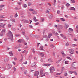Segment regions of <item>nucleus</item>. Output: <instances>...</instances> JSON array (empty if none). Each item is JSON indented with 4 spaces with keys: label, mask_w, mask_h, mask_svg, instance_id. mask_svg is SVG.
I'll list each match as a JSON object with an SVG mask.
<instances>
[{
    "label": "nucleus",
    "mask_w": 78,
    "mask_h": 78,
    "mask_svg": "<svg viewBox=\"0 0 78 78\" xmlns=\"http://www.w3.org/2000/svg\"><path fill=\"white\" fill-rule=\"evenodd\" d=\"M18 42H19L20 43H22V39H20L18 41Z\"/></svg>",
    "instance_id": "4be33fe9"
},
{
    "label": "nucleus",
    "mask_w": 78,
    "mask_h": 78,
    "mask_svg": "<svg viewBox=\"0 0 78 78\" xmlns=\"http://www.w3.org/2000/svg\"><path fill=\"white\" fill-rule=\"evenodd\" d=\"M60 20H61L62 21H65V19L63 18H60Z\"/></svg>",
    "instance_id": "c85d7f7f"
},
{
    "label": "nucleus",
    "mask_w": 78,
    "mask_h": 78,
    "mask_svg": "<svg viewBox=\"0 0 78 78\" xmlns=\"http://www.w3.org/2000/svg\"><path fill=\"white\" fill-rule=\"evenodd\" d=\"M23 7L24 8H27V5L26 4H24L23 5Z\"/></svg>",
    "instance_id": "f704fd0d"
},
{
    "label": "nucleus",
    "mask_w": 78,
    "mask_h": 78,
    "mask_svg": "<svg viewBox=\"0 0 78 78\" xmlns=\"http://www.w3.org/2000/svg\"><path fill=\"white\" fill-rule=\"evenodd\" d=\"M46 13H47V14H48L50 12V10L48 9H46L45 11Z\"/></svg>",
    "instance_id": "0eeeda50"
},
{
    "label": "nucleus",
    "mask_w": 78,
    "mask_h": 78,
    "mask_svg": "<svg viewBox=\"0 0 78 78\" xmlns=\"http://www.w3.org/2000/svg\"><path fill=\"white\" fill-rule=\"evenodd\" d=\"M12 63H13V64L14 65V66H15V65H16V62H15L14 61H12Z\"/></svg>",
    "instance_id": "de8ad7c7"
},
{
    "label": "nucleus",
    "mask_w": 78,
    "mask_h": 78,
    "mask_svg": "<svg viewBox=\"0 0 78 78\" xmlns=\"http://www.w3.org/2000/svg\"><path fill=\"white\" fill-rule=\"evenodd\" d=\"M71 1L72 3H75V1L74 0H71Z\"/></svg>",
    "instance_id": "4c0bfd02"
},
{
    "label": "nucleus",
    "mask_w": 78,
    "mask_h": 78,
    "mask_svg": "<svg viewBox=\"0 0 78 78\" xmlns=\"http://www.w3.org/2000/svg\"><path fill=\"white\" fill-rule=\"evenodd\" d=\"M19 61H20V62H22V61H23V58H22Z\"/></svg>",
    "instance_id": "09e8293b"
},
{
    "label": "nucleus",
    "mask_w": 78,
    "mask_h": 78,
    "mask_svg": "<svg viewBox=\"0 0 78 78\" xmlns=\"http://www.w3.org/2000/svg\"><path fill=\"white\" fill-rule=\"evenodd\" d=\"M43 71H44L43 69H41L40 70V75L42 77L45 76V73H43Z\"/></svg>",
    "instance_id": "f03ea898"
},
{
    "label": "nucleus",
    "mask_w": 78,
    "mask_h": 78,
    "mask_svg": "<svg viewBox=\"0 0 78 78\" xmlns=\"http://www.w3.org/2000/svg\"><path fill=\"white\" fill-rule=\"evenodd\" d=\"M24 22L25 23H28V21H27V20H25L24 21Z\"/></svg>",
    "instance_id": "052dcab7"
},
{
    "label": "nucleus",
    "mask_w": 78,
    "mask_h": 78,
    "mask_svg": "<svg viewBox=\"0 0 78 78\" xmlns=\"http://www.w3.org/2000/svg\"><path fill=\"white\" fill-rule=\"evenodd\" d=\"M48 61H49V62H53V61L51 59V58H49L48 59Z\"/></svg>",
    "instance_id": "6ab92c4d"
},
{
    "label": "nucleus",
    "mask_w": 78,
    "mask_h": 78,
    "mask_svg": "<svg viewBox=\"0 0 78 78\" xmlns=\"http://www.w3.org/2000/svg\"><path fill=\"white\" fill-rule=\"evenodd\" d=\"M77 45H76L75 44H73L72 45V47H75V46H76Z\"/></svg>",
    "instance_id": "3c124183"
},
{
    "label": "nucleus",
    "mask_w": 78,
    "mask_h": 78,
    "mask_svg": "<svg viewBox=\"0 0 78 78\" xmlns=\"http://www.w3.org/2000/svg\"><path fill=\"white\" fill-rule=\"evenodd\" d=\"M6 31V29H2V30L1 32L2 34H3V33H5V32Z\"/></svg>",
    "instance_id": "9b49d317"
},
{
    "label": "nucleus",
    "mask_w": 78,
    "mask_h": 78,
    "mask_svg": "<svg viewBox=\"0 0 78 78\" xmlns=\"http://www.w3.org/2000/svg\"><path fill=\"white\" fill-rule=\"evenodd\" d=\"M61 53L62 54L63 57H64L66 56V55L64 54V51H61Z\"/></svg>",
    "instance_id": "4468645a"
},
{
    "label": "nucleus",
    "mask_w": 78,
    "mask_h": 78,
    "mask_svg": "<svg viewBox=\"0 0 78 78\" xmlns=\"http://www.w3.org/2000/svg\"><path fill=\"white\" fill-rule=\"evenodd\" d=\"M35 25H39V23H35Z\"/></svg>",
    "instance_id": "4d7b16f0"
},
{
    "label": "nucleus",
    "mask_w": 78,
    "mask_h": 78,
    "mask_svg": "<svg viewBox=\"0 0 78 78\" xmlns=\"http://www.w3.org/2000/svg\"><path fill=\"white\" fill-rule=\"evenodd\" d=\"M76 62H74L73 63V64L72 65V67H74V68H75V67H75V65H76V64H75V63Z\"/></svg>",
    "instance_id": "1a4fd4ad"
},
{
    "label": "nucleus",
    "mask_w": 78,
    "mask_h": 78,
    "mask_svg": "<svg viewBox=\"0 0 78 78\" xmlns=\"http://www.w3.org/2000/svg\"><path fill=\"white\" fill-rule=\"evenodd\" d=\"M40 44H41L40 43H37V47H39V45Z\"/></svg>",
    "instance_id": "603ef678"
},
{
    "label": "nucleus",
    "mask_w": 78,
    "mask_h": 78,
    "mask_svg": "<svg viewBox=\"0 0 78 78\" xmlns=\"http://www.w3.org/2000/svg\"><path fill=\"white\" fill-rule=\"evenodd\" d=\"M57 14H60L61 13V12L59 11L58 10L57 11Z\"/></svg>",
    "instance_id": "49530a36"
},
{
    "label": "nucleus",
    "mask_w": 78,
    "mask_h": 78,
    "mask_svg": "<svg viewBox=\"0 0 78 78\" xmlns=\"http://www.w3.org/2000/svg\"><path fill=\"white\" fill-rule=\"evenodd\" d=\"M69 51L71 54H73L74 53V50L73 49H69Z\"/></svg>",
    "instance_id": "423d86ee"
},
{
    "label": "nucleus",
    "mask_w": 78,
    "mask_h": 78,
    "mask_svg": "<svg viewBox=\"0 0 78 78\" xmlns=\"http://www.w3.org/2000/svg\"><path fill=\"white\" fill-rule=\"evenodd\" d=\"M64 67H62L61 71H64Z\"/></svg>",
    "instance_id": "a18cd8bd"
},
{
    "label": "nucleus",
    "mask_w": 78,
    "mask_h": 78,
    "mask_svg": "<svg viewBox=\"0 0 78 78\" xmlns=\"http://www.w3.org/2000/svg\"><path fill=\"white\" fill-rule=\"evenodd\" d=\"M26 38L27 39H29V37H28V36H26Z\"/></svg>",
    "instance_id": "bf43d9fd"
},
{
    "label": "nucleus",
    "mask_w": 78,
    "mask_h": 78,
    "mask_svg": "<svg viewBox=\"0 0 78 78\" xmlns=\"http://www.w3.org/2000/svg\"><path fill=\"white\" fill-rule=\"evenodd\" d=\"M70 10H73V11H75V8L73 7H71L70 8Z\"/></svg>",
    "instance_id": "b1692460"
},
{
    "label": "nucleus",
    "mask_w": 78,
    "mask_h": 78,
    "mask_svg": "<svg viewBox=\"0 0 78 78\" xmlns=\"http://www.w3.org/2000/svg\"><path fill=\"white\" fill-rule=\"evenodd\" d=\"M29 27L30 28H33V26L31 25H30Z\"/></svg>",
    "instance_id": "8fccbe9b"
},
{
    "label": "nucleus",
    "mask_w": 78,
    "mask_h": 78,
    "mask_svg": "<svg viewBox=\"0 0 78 78\" xmlns=\"http://www.w3.org/2000/svg\"><path fill=\"white\" fill-rule=\"evenodd\" d=\"M13 69L14 71H16V68L15 67H13Z\"/></svg>",
    "instance_id": "6e6d98bb"
},
{
    "label": "nucleus",
    "mask_w": 78,
    "mask_h": 78,
    "mask_svg": "<svg viewBox=\"0 0 78 78\" xmlns=\"http://www.w3.org/2000/svg\"><path fill=\"white\" fill-rule=\"evenodd\" d=\"M18 16V15H17V13H16V14L15 15V17H17Z\"/></svg>",
    "instance_id": "79ce46f5"
},
{
    "label": "nucleus",
    "mask_w": 78,
    "mask_h": 78,
    "mask_svg": "<svg viewBox=\"0 0 78 78\" xmlns=\"http://www.w3.org/2000/svg\"><path fill=\"white\" fill-rule=\"evenodd\" d=\"M74 71H69V73H70V74H72L73 73H74Z\"/></svg>",
    "instance_id": "c756f323"
},
{
    "label": "nucleus",
    "mask_w": 78,
    "mask_h": 78,
    "mask_svg": "<svg viewBox=\"0 0 78 78\" xmlns=\"http://www.w3.org/2000/svg\"><path fill=\"white\" fill-rule=\"evenodd\" d=\"M69 31H73V29L71 28H69Z\"/></svg>",
    "instance_id": "c03bdc74"
},
{
    "label": "nucleus",
    "mask_w": 78,
    "mask_h": 78,
    "mask_svg": "<svg viewBox=\"0 0 78 78\" xmlns=\"http://www.w3.org/2000/svg\"><path fill=\"white\" fill-rule=\"evenodd\" d=\"M69 61H66L65 62V64H69Z\"/></svg>",
    "instance_id": "cd10ccee"
},
{
    "label": "nucleus",
    "mask_w": 78,
    "mask_h": 78,
    "mask_svg": "<svg viewBox=\"0 0 78 78\" xmlns=\"http://www.w3.org/2000/svg\"><path fill=\"white\" fill-rule=\"evenodd\" d=\"M32 5V3L31 2H28V6H31Z\"/></svg>",
    "instance_id": "393cba45"
},
{
    "label": "nucleus",
    "mask_w": 78,
    "mask_h": 78,
    "mask_svg": "<svg viewBox=\"0 0 78 78\" xmlns=\"http://www.w3.org/2000/svg\"><path fill=\"white\" fill-rule=\"evenodd\" d=\"M16 37H18V36H20V35L19 34H16L15 35Z\"/></svg>",
    "instance_id": "864d4df0"
},
{
    "label": "nucleus",
    "mask_w": 78,
    "mask_h": 78,
    "mask_svg": "<svg viewBox=\"0 0 78 78\" xmlns=\"http://www.w3.org/2000/svg\"><path fill=\"white\" fill-rule=\"evenodd\" d=\"M50 70H52L53 71H55V68L53 66H52L50 68Z\"/></svg>",
    "instance_id": "ddd939ff"
},
{
    "label": "nucleus",
    "mask_w": 78,
    "mask_h": 78,
    "mask_svg": "<svg viewBox=\"0 0 78 78\" xmlns=\"http://www.w3.org/2000/svg\"><path fill=\"white\" fill-rule=\"evenodd\" d=\"M11 21L12 22H16V20L15 19H12L11 20Z\"/></svg>",
    "instance_id": "473e14b6"
},
{
    "label": "nucleus",
    "mask_w": 78,
    "mask_h": 78,
    "mask_svg": "<svg viewBox=\"0 0 78 78\" xmlns=\"http://www.w3.org/2000/svg\"><path fill=\"white\" fill-rule=\"evenodd\" d=\"M74 74H75V75H77V73H76V72H75V71H74Z\"/></svg>",
    "instance_id": "69168bd1"
},
{
    "label": "nucleus",
    "mask_w": 78,
    "mask_h": 78,
    "mask_svg": "<svg viewBox=\"0 0 78 78\" xmlns=\"http://www.w3.org/2000/svg\"><path fill=\"white\" fill-rule=\"evenodd\" d=\"M69 24L67 23H66L65 24L64 27L65 28V29H67L68 28V27H69Z\"/></svg>",
    "instance_id": "39448f33"
},
{
    "label": "nucleus",
    "mask_w": 78,
    "mask_h": 78,
    "mask_svg": "<svg viewBox=\"0 0 78 78\" xmlns=\"http://www.w3.org/2000/svg\"><path fill=\"white\" fill-rule=\"evenodd\" d=\"M40 50H41L44 51V47L42 46H41L40 47Z\"/></svg>",
    "instance_id": "412c9836"
},
{
    "label": "nucleus",
    "mask_w": 78,
    "mask_h": 78,
    "mask_svg": "<svg viewBox=\"0 0 78 78\" xmlns=\"http://www.w3.org/2000/svg\"><path fill=\"white\" fill-rule=\"evenodd\" d=\"M51 65V64H49L48 65H46V64H43V66H50Z\"/></svg>",
    "instance_id": "bb28decb"
},
{
    "label": "nucleus",
    "mask_w": 78,
    "mask_h": 78,
    "mask_svg": "<svg viewBox=\"0 0 78 78\" xmlns=\"http://www.w3.org/2000/svg\"><path fill=\"white\" fill-rule=\"evenodd\" d=\"M76 31L77 33H78V29H76Z\"/></svg>",
    "instance_id": "774afa93"
},
{
    "label": "nucleus",
    "mask_w": 78,
    "mask_h": 78,
    "mask_svg": "<svg viewBox=\"0 0 78 78\" xmlns=\"http://www.w3.org/2000/svg\"><path fill=\"white\" fill-rule=\"evenodd\" d=\"M66 6H67L68 7L69 6H70V4H69V3H67L66 4Z\"/></svg>",
    "instance_id": "7c9ffc66"
},
{
    "label": "nucleus",
    "mask_w": 78,
    "mask_h": 78,
    "mask_svg": "<svg viewBox=\"0 0 78 78\" xmlns=\"http://www.w3.org/2000/svg\"><path fill=\"white\" fill-rule=\"evenodd\" d=\"M61 73H56V75H61Z\"/></svg>",
    "instance_id": "72a5a7b5"
},
{
    "label": "nucleus",
    "mask_w": 78,
    "mask_h": 78,
    "mask_svg": "<svg viewBox=\"0 0 78 78\" xmlns=\"http://www.w3.org/2000/svg\"><path fill=\"white\" fill-rule=\"evenodd\" d=\"M8 27L9 28H10V27H11V25L10 24H8Z\"/></svg>",
    "instance_id": "ea45409f"
},
{
    "label": "nucleus",
    "mask_w": 78,
    "mask_h": 78,
    "mask_svg": "<svg viewBox=\"0 0 78 78\" xmlns=\"http://www.w3.org/2000/svg\"><path fill=\"white\" fill-rule=\"evenodd\" d=\"M14 59L15 61H17V58L15 57L14 58Z\"/></svg>",
    "instance_id": "13d9d810"
},
{
    "label": "nucleus",
    "mask_w": 78,
    "mask_h": 78,
    "mask_svg": "<svg viewBox=\"0 0 78 78\" xmlns=\"http://www.w3.org/2000/svg\"><path fill=\"white\" fill-rule=\"evenodd\" d=\"M51 47H52L53 48V47H55V46H54V45H53V44H51L50 45Z\"/></svg>",
    "instance_id": "680f3d73"
},
{
    "label": "nucleus",
    "mask_w": 78,
    "mask_h": 78,
    "mask_svg": "<svg viewBox=\"0 0 78 78\" xmlns=\"http://www.w3.org/2000/svg\"><path fill=\"white\" fill-rule=\"evenodd\" d=\"M67 58L68 59H69V60H70L71 61L72 60V58H71L69 57H67Z\"/></svg>",
    "instance_id": "c9c22d12"
},
{
    "label": "nucleus",
    "mask_w": 78,
    "mask_h": 78,
    "mask_svg": "<svg viewBox=\"0 0 78 78\" xmlns=\"http://www.w3.org/2000/svg\"><path fill=\"white\" fill-rule=\"evenodd\" d=\"M9 54L10 56H12V55H13V53H12V51L10 52H9Z\"/></svg>",
    "instance_id": "aec40b11"
},
{
    "label": "nucleus",
    "mask_w": 78,
    "mask_h": 78,
    "mask_svg": "<svg viewBox=\"0 0 78 78\" xmlns=\"http://www.w3.org/2000/svg\"><path fill=\"white\" fill-rule=\"evenodd\" d=\"M32 13H33L34 14H37V12L36 11H33L32 12Z\"/></svg>",
    "instance_id": "a878e982"
},
{
    "label": "nucleus",
    "mask_w": 78,
    "mask_h": 78,
    "mask_svg": "<svg viewBox=\"0 0 78 78\" xmlns=\"http://www.w3.org/2000/svg\"><path fill=\"white\" fill-rule=\"evenodd\" d=\"M34 20V22H37V19H36V17H34L33 18Z\"/></svg>",
    "instance_id": "5701e85b"
},
{
    "label": "nucleus",
    "mask_w": 78,
    "mask_h": 78,
    "mask_svg": "<svg viewBox=\"0 0 78 78\" xmlns=\"http://www.w3.org/2000/svg\"><path fill=\"white\" fill-rule=\"evenodd\" d=\"M5 6V5H0V11H1V10H2V7H4Z\"/></svg>",
    "instance_id": "f3484780"
},
{
    "label": "nucleus",
    "mask_w": 78,
    "mask_h": 78,
    "mask_svg": "<svg viewBox=\"0 0 78 78\" xmlns=\"http://www.w3.org/2000/svg\"><path fill=\"white\" fill-rule=\"evenodd\" d=\"M65 17L67 18H68V16L67 15H65Z\"/></svg>",
    "instance_id": "338daca9"
},
{
    "label": "nucleus",
    "mask_w": 78,
    "mask_h": 78,
    "mask_svg": "<svg viewBox=\"0 0 78 78\" xmlns=\"http://www.w3.org/2000/svg\"><path fill=\"white\" fill-rule=\"evenodd\" d=\"M50 73H53V71L52 70H50Z\"/></svg>",
    "instance_id": "0e129e2a"
},
{
    "label": "nucleus",
    "mask_w": 78,
    "mask_h": 78,
    "mask_svg": "<svg viewBox=\"0 0 78 78\" xmlns=\"http://www.w3.org/2000/svg\"><path fill=\"white\" fill-rule=\"evenodd\" d=\"M8 61H9V58H4V61L6 62H8Z\"/></svg>",
    "instance_id": "f8f14e48"
},
{
    "label": "nucleus",
    "mask_w": 78,
    "mask_h": 78,
    "mask_svg": "<svg viewBox=\"0 0 78 78\" xmlns=\"http://www.w3.org/2000/svg\"><path fill=\"white\" fill-rule=\"evenodd\" d=\"M29 11H34V10L30 9H29Z\"/></svg>",
    "instance_id": "e433bc0d"
},
{
    "label": "nucleus",
    "mask_w": 78,
    "mask_h": 78,
    "mask_svg": "<svg viewBox=\"0 0 78 78\" xmlns=\"http://www.w3.org/2000/svg\"><path fill=\"white\" fill-rule=\"evenodd\" d=\"M48 17L50 19H52L53 18V15L51 14L49 15Z\"/></svg>",
    "instance_id": "9d476101"
},
{
    "label": "nucleus",
    "mask_w": 78,
    "mask_h": 78,
    "mask_svg": "<svg viewBox=\"0 0 78 78\" xmlns=\"http://www.w3.org/2000/svg\"><path fill=\"white\" fill-rule=\"evenodd\" d=\"M36 62H35L32 64L31 66V67H34V66H36Z\"/></svg>",
    "instance_id": "2eb2a0df"
},
{
    "label": "nucleus",
    "mask_w": 78,
    "mask_h": 78,
    "mask_svg": "<svg viewBox=\"0 0 78 78\" xmlns=\"http://www.w3.org/2000/svg\"><path fill=\"white\" fill-rule=\"evenodd\" d=\"M21 69L23 71L24 70H25V68L23 67H21Z\"/></svg>",
    "instance_id": "a19ab883"
},
{
    "label": "nucleus",
    "mask_w": 78,
    "mask_h": 78,
    "mask_svg": "<svg viewBox=\"0 0 78 78\" xmlns=\"http://www.w3.org/2000/svg\"><path fill=\"white\" fill-rule=\"evenodd\" d=\"M6 24H3V23H1L0 25V28H5V25Z\"/></svg>",
    "instance_id": "20e7f679"
},
{
    "label": "nucleus",
    "mask_w": 78,
    "mask_h": 78,
    "mask_svg": "<svg viewBox=\"0 0 78 78\" xmlns=\"http://www.w3.org/2000/svg\"><path fill=\"white\" fill-rule=\"evenodd\" d=\"M27 61L26 62H23V63L22 64H27Z\"/></svg>",
    "instance_id": "37998d69"
},
{
    "label": "nucleus",
    "mask_w": 78,
    "mask_h": 78,
    "mask_svg": "<svg viewBox=\"0 0 78 78\" xmlns=\"http://www.w3.org/2000/svg\"><path fill=\"white\" fill-rule=\"evenodd\" d=\"M22 34H23V35H25V31L23 30L22 32Z\"/></svg>",
    "instance_id": "2f4dec72"
},
{
    "label": "nucleus",
    "mask_w": 78,
    "mask_h": 78,
    "mask_svg": "<svg viewBox=\"0 0 78 78\" xmlns=\"http://www.w3.org/2000/svg\"><path fill=\"white\" fill-rule=\"evenodd\" d=\"M7 35L8 36L9 39H11L12 41V38L13 37V36L11 32L10 31L7 34Z\"/></svg>",
    "instance_id": "f257e3e1"
},
{
    "label": "nucleus",
    "mask_w": 78,
    "mask_h": 78,
    "mask_svg": "<svg viewBox=\"0 0 78 78\" xmlns=\"http://www.w3.org/2000/svg\"><path fill=\"white\" fill-rule=\"evenodd\" d=\"M52 34L51 33H49L48 34V38H50V37H51V36H52Z\"/></svg>",
    "instance_id": "dca6fc26"
},
{
    "label": "nucleus",
    "mask_w": 78,
    "mask_h": 78,
    "mask_svg": "<svg viewBox=\"0 0 78 78\" xmlns=\"http://www.w3.org/2000/svg\"><path fill=\"white\" fill-rule=\"evenodd\" d=\"M39 55H40V56L41 57H44V54L42 53H40L39 54Z\"/></svg>",
    "instance_id": "a211bd4d"
},
{
    "label": "nucleus",
    "mask_w": 78,
    "mask_h": 78,
    "mask_svg": "<svg viewBox=\"0 0 78 78\" xmlns=\"http://www.w3.org/2000/svg\"><path fill=\"white\" fill-rule=\"evenodd\" d=\"M39 72L38 71H35L34 73V76H37L39 75Z\"/></svg>",
    "instance_id": "7ed1b4c3"
},
{
    "label": "nucleus",
    "mask_w": 78,
    "mask_h": 78,
    "mask_svg": "<svg viewBox=\"0 0 78 78\" xmlns=\"http://www.w3.org/2000/svg\"><path fill=\"white\" fill-rule=\"evenodd\" d=\"M69 43L67 42L66 44V47H68L69 46Z\"/></svg>",
    "instance_id": "58836bf2"
},
{
    "label": "nucleus",
    "mask_w": 78,
    "mask_h": 78,
    "mask_svg": "<svg viewBox=\"0 0 78 78\" xmlns=\"http://www.w3.org/2000/svg\"><path fill=\"white\" fill-rule=\"evenodd\" d=\"M62 28H63V26L62 25H59L58 27V29H62Z\"/></svg>",
    "instance_id": "6e6552de"
},
{
    "label": "nucleus",
    "mask_w": 78,
    "mask_h": 78,
    "mask_svg": "<svg viewBox=\"0 0 78 78\" xmlns=\"http://www.w3.org/2000/svg\"><path fill=\"white\" fill-rule=\"evenodd\" d=\"M64 75L65 76H67V73H65L64 74Z\"/></svg>",
    "instance_id": "5fc2aeb1"
},
{
    "label": "nucleus",
    "mask_w": 78,
    "mask_h": 78,
    "mask_svg": "<svg viewBox=\"0 0 78 78\" xmlns=\"http://www.w3.org/2000/svg\"><path fill=\"white\" fill-rule=\"evenodd\" d=\"M3 42V41H2V40H0V44H2Z\"/></svg>",
    "instance_id": "e2e57ef3"
}]
</instances>
